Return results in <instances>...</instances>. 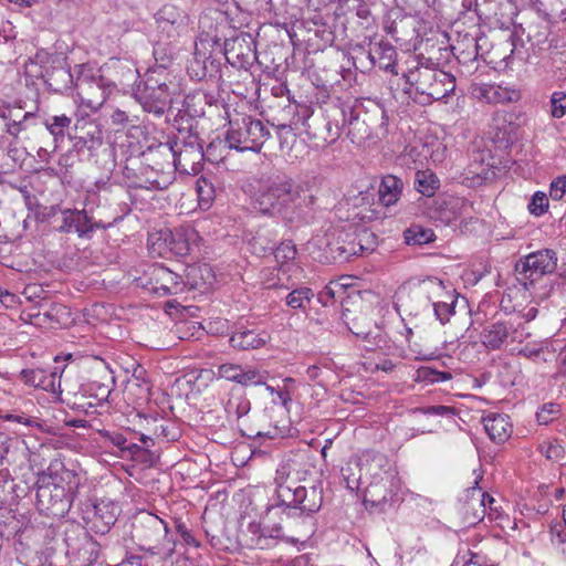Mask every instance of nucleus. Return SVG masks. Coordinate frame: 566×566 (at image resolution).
Wrapping results in <instances>:
<instances>
[{
    "instance_id": "6",
    "label": "nucleus",
    "mask_w": 566,
    "mask_h": 566,
    "mask_svg": "<svg viewBox=\"0 0 566 566\" xmlns=\"http://www.w3.org/2000/svg\"><path fill=\"white\" fill-rule=\"evenodd\" d=\"M403 77L407 84L422 96L423 103L440 101L453 93L455 88L453 75L418 62L403 72Z\"/></svg>"
},
{
    "instance_id": "27",
    "label": "nucleus",
    "mask_w": 566,
    "mask_h": 566,
    "mask_svg": "<svg viewBox=\"0 0 566 566\" xmlns=\"http://www.w3.org/2000/svg\"><path fill=\"white\" fill-rule=\"evenodd\" d=\"M366 57L369 60V65H377L379 69L387 72L397 74L396 60L397 52L394 45L389 42L376 43L368 52Z\"/></svg>"
},
{
    "instance_id": "58",
    "label": "nucleus",
    "mask_w": 566,
    "mask_h": 566,
    "mask_svg": "<svg viewBox=\"0 0 566 566\" xmlns=\"http://www.w3.org/2000/svg\"><path fill=\"white\" fill-rule=\"evenodd\" d=\"M104 441L112 443L122 451H125L127 439L125 436L117 431H104L102 432Z\"/></svg>"
},
{
    "instance_id": "35",
    "label": "nucleus",
    "mask_w": 566,
    "mask_h": 566,
    "mask_svg": "<svg viewBox=\"0 0 566 566\" xmlns=\"http://www.w3.org/2000/svg\"><path fill=\"white\" fill-rule=\"evenodd\" d=\"M392 479V474L385 471L382 475L375 474L373 481L366 488V496H370L374 503H381L391 497V491L387 484Z\"/></svg>"
},
{
    "instance_id": "41",
    "label": "nucleus",
    "mask_w": 566,
    "mask_h": 566,
    "mask_svg": "<svg viewBox=\"0 0 566 566\" xmlns=\"http://www.w3.org/2000/svg\"><path fill=\"white\" fill-rule=\"evenodd\" d=\"M314 297V292L307 286H301L291 291L286 297L285 303L292 310L305 311Z\"/></svg>"
},
{
    "instance_id": "4",
    "label": "nucleus",
    "mask_w": 566,
    "mask_h": 566,
    "mask_svg": "<svg viewBox=\"0 0 566 566\" xmlns=\"http://www.w3.org/2000/svg\"><path fill=\"white\" fill-rule=\"evenodd\" d=\"M133 538L139 551L163 563L176 552V541L169 536L168 524L158 515L140 511L134 516Z\"/></svg>"
},
{
    "instance_id": "45",
    "label": "nucleus",
    "mask_w": 566,
    "mask_h": 566,
    "mask_svg": "<svg viewBox=\"0 0 566 566\" xmlns=\"http://www.w3.org/2000/svg\"><path fill=\"white\" fill-rule=\"evenodd\" d=\"M153 55L155 59V65L149 70H156L158 72L159 70L167 71L172 63L171 50L165 43H157L154 46Z\"/></svg>"
},
{
    "instance_id": "38",
    "label": "nucleus",
    "mask_w": 566,
    "mask_h": 566,
    "mask_svg": "<svg viewBox=\"0 0 566 566\" xmlns=\"http://www.w3.org/2000/svg\"><path fill=\"white\" fill-rule=\"evenodd\" d=\"M415 188L426 197H432L440 187L437 175L430 170H417L415 174Z\"/></svg>"
},
{
    "instance_id": "5",
    "label": "nucleus",
    "mask_w": 566,
    "mask_h": 566,
    "mask_svg": "<svg viewBox=\"0 0 566 566\" xmlns=\"http://www.w3.org/2000/svg\"><path fill=\"white\" fill-rule=\"evenodd\" d=\"M134 96L145 112L161 117L180 97V86L168 71L147 70Z\"/></svg>"
},
{
    "instance_id": "54",
    "label": "nucleus",
    "mask_w": 566,
    "mask_h": 566,
    "mask_svg": "<svg viewBox=\"0 0 566 566\" xmlns=\"http://www.w3.org/2000/svg\"><path fill=\"white\" fill-rule=\"evenodd\" d=\"M411 415L422 413L428 416L449 417L454 415V408L448 406H429L410 409Z\"/></svg>"
},
{
    "instance_id": "51",
    "label": "nucleus",
    "mask_w": 566,
    "mask_h": 566,
    "mask_svg": "<svg viewBox=\"0 0 566 566\" xmlns=\"http://www.w3.org/2000/svg\"><path fill=\"white\" fill-rule=\"evenodd\" d=\"M444 206L447 210H450L452 216L447 218V221L450 222L452 220L458 219L462 214L467 212L470 208L468 201L463 198L451 197L444 201Z\"/></svg>"
},
{
    "instance_id": "48",
    "label": "nucleus",
    "mask_w": 566,
    "mask_h": 566,
    "mask_svg": "<svg viewBox=\"0 0 566 566\" xmlns=\"http://www.w3.org/2000/svg\"><path fill=\"white\" fill-rule=\"evenodd\" d=\"M548 206H549V201H548L546 193L543 191H536L532 196V198L528 202L527 209L531 214H533L535 217H541L547 211Z\"/></svg>"
},
{
    "instance_id": "50",
    "label": "nucleus",
    "mask_w": 566,
    "mask_h": 566,
    "mask_svg": "<svg viewBox=\"0 0 566 566\" xmlns=\"http://www.w3.org/2000/svg\"><path fill=\"white\" fill-rule=\"evenodd\" d=\"M363 104L359 101H355L353 105H344L342 107L343 122L348 125L349 128L358 124L361 119Z\"/></svg>"
},
{
    "instance_id": "43",
    "label": "nucleus",
    "mask_w": 566,
    "mask_h": 566,
    "mask_svg": "<svg viewBox=\"0 0 566 566\" xmlns=\"http://www.w3.org/2000/svg\"><path fill=\"white\" fill-rule=\"evenodd\" d=\"M197 193L200 208L209 209L216 197V189L211 180L200 177L197 180Z\"/></svg>"
},
{
    "instance_id": "18",
    "label": "nucleus",
    "mask_w": 566,
    "mask_h": 566,
    "mask_svg": "<svg viewBox=\"0 0 566 566\" xmlns=\"http://www.w3.org/2000/svg\"><path fill=\"white\" fill-rule=\"evenodd\" d=\"M73 142V148L78 154L93 156L103 145V132L94 120H77L73 127V133H67Z\"/></svg>"
},
{
    "instance_id": "55",
    "label": "nucleus",
    "mask_w": 566,
    "mask_h": 566,
    "mask_svg": "<svg viewBox=\"0 0 566 566\" xmlns=\"http://www.w3.org/2000/svg\"><path fill=\"white\" fill-rule=\"evenodd\" d=\"M551 115L554 118H562L566 114V93L554 92L551 96Z\"/></svg>"
},
{
    "instance_id": "11",
    "label": "nucleus",
    "mask_w": 566,
    "mask_h": 566,
    "mask_svg": "<svg viewBox=\"0 0 566 566\" xmlns=\"http://www.w3.org/2000/svg\"><path fill=\"white\" fill-rule=\"evenodd\" d=\"M75 87L77 95L83 105L97 111L107 98V91L104 76L101 70L95 69L91 64L76 65Z\"/></svg>"
},
{
    "instance_id": "46",
    "label": "nucleus",
    "mask_w": 566,
    "mask_h": 566,
    "mask_svg": "<svg viewBox=\"0 0 566 566\" xmlns=\"http://www.w3.org/2000/svg\"><path fill=\"white\" fill-rule=\"evenodd\" d=\"M562 415V406L557 402H546L536 412V419L539 424L547 426Z\"/></svg>"
},
{
    "instance_id": "14",
    "label": "nucleus",
    "mask_w": 566,
    "mask_h": 566,
    "mask_svg": "<svg viewBox=\"0 0 566 566\" xmlns=\"http://www.w3.org/2000/svg\"><path fill=\"white\" fill-rule=\"evenodd\" d=\"M222 51L214 44L201 41L196 43L192 57L189 60L187 72L197 81L220 78L222 65Z\"/></svg>"
},
{
    "instance_id": "28",
    "label": "nucleus",
    "mask_w": 566,
    "mask_h": 566,
    "mask_svg": "<svg viewBox=\"0 0 566 566\" xmlns=\"http://www.w3.org/2000/svg\"><path fill=\"white\" fill-rule=\"evenodd\" d=\"M482 423L489 438L495 443L505 442L512 434V424L506 415L490 413L482 418Z\"/></svg>"
},
{
    "instance_id": "26",
    "label": "nucleus",
    "mask_w": 566,
    "mask_h": 566,
    "mask_svg": "<svg viewBox=\"0 0 566 566\" xmlns=\"http://www.w3.org/2000/svg\"><path fill=\"white\" fill-rule=\"evenodd\" d=\"M270 340L265 331L239 328L232 333L229 343L237 350H250L263 347Z\"/></svg>"
},
{
    "instance_id": "40",
    "label": "nucleus",
    "mask_w": 566,
    "mask_h": 566,
    "mask_svg": "<svg viewBox=\"0 0 566 566\" xmlns=\"http://www.w3.org/2000/svg\"><path fill=\"white\" fill-rule=\"evenodd\" d=\"M403 239L408 245H422L434 240V232L432 229L412 224L403 231Z\"/></svg>"
},
{
    "instance_id": "29",
    "label": "nucleus",
    "mask_w": 566,
    "mask_h": 566,
    "mask_svg": "<svg viewBox=\"0 0 566 566\" xmlns=\"http://www.w3.org/2000/svg\"><path fill=\"white\" fill-rule=\"evenodd\" d=\"M34 116V113L31 112L22 113L21 106L10 104L0 105V118L7 122V133L13 137H18V135L27 128L25 122Z\"/></svg>"
},
{
    "instance_id": "37",
    "label": "nucleus",
    "mask_w": 566,
    "mask_h": 566,
    "mask_svg": "<svg viewBox=\"0 0 566 566\" xmlns=\"http://www.w3.org/2000/svg\"><path fill=\"white\" fill-rule=\"evenodd\" d=\"M481 496H482L481 500L475 501V502H473V501L468 502L465 505L467 513L469 512V510H474L473 516L472 517L467 516V518H465V522L469 525H474L478 522L482 521L483 516L486 513V510L490 511L489 514L491 516H492V512L497 511L496 507H493L495 500L491 495H489L488 493H482Z\"/></svg>"
},
{
    "instance_id": "56",
    "label": "nucleus",
    "mask_w": 566,
    "mask_h": 566,
    "mask_svg": "<svg viewBox=\"0 0 566 566\" xmlns=\"http://www.w3.org/2000/svg\"><path fill=\"white\" fill-rule=\"evenodd\" d=\"M531 336L530 332L525 331L524 323L520 322L514 324L510 321L509 340L512 343H522L524 339Z\"/></svg>"
},
{
    "instance_id": "57",
    "label": "nucleus",
    "mask_w": 566,
    "mask_h": 566,
    "mask_svg": "<svg viewBox=\"0 0 566 566\" xmlns=\"http://www.w3.org/2000/svg\"><path fill=\"white\" fill-rule=\"evenodd\" d=\"M566 193V175L556 177L549 186V196L553 200H560Z\"/></svg>"
},
{
    "instance_id": "3",
    "label": "nucleus",
    "mask_w": 566,
    "mask_h": 566,
    "mask_svg": "<svg viewBox=\"0 0 566 566\" xmlns=\"http://www.w3.org/2000/svg\"><path fill=\"white\" fill-rule=\"evenodd\" d=\"M76 475L54 460L38 476L36 507L40 513L51 517H64L73 502L72 479Z\"/></svg>"
},
{
    "instance_id": "23",
    "label": "nucleus",
    "mask_w": 566,
    "mask_h": 566,
    "mask_svg": "<svg viewBox=\"0 0 566 566\" xmlns=\"http://www.w3.org/2000/svg\"><path fill=\"white\" fill-rule=\"evenodd\" d=\"M111 82L108 85L126 86L134 83L138 75L136 64L129 59H111L106 64Z\"/></svg>"
},
{
    "instance_id": "63",
    "label": "nucleus",
    "mask_w": 566,
    "mask_h": 566,
    "mask_svg": "<svg viewBox=\"0 0 566 566\" xmlns=\"http://www.w3.org/2000/svg\"><path fill=\"white\" fill-rule=\"evenodd\" d=\"M0 302L4 307L12 308L18 304L19 298L15 294L4 290Z\"/></svg>"
},
{
    "instance_id": "12",
    "label": "nucleus",
    "mask_w": 566,
    "mask_h": 566,
    "mask_svg": "<svg viewBox=\"0 0 566 566\" xmlns=\"http://www.w3.org/2000/svg\"><path fill=\"white\" fill-rule=\"evenodd\" d=\"M80 512L90 531L104 535L116 523L120 509L111 500L87 499L81 502Z\"/></svg>"
},
{
    "instance_id": "9",
    "label": "nucleus",
    "mask_w": 566,
    "mask_h": 566,
    "mask_svg": "<svg viewBox=\"0 0 566 566\" xmlns=\"http://www.w3.org/2000/svg\"><path fill=\"white\" fill-rule=\"evenodd\" d=\"M269 136V128L260 119L247 116L230 122L224 142L230 149L259 153Z\"/></svg>"
},
{
    "instance_id": "19",
    "label": "nucleus",
    "mask_w": 566,
    "mask_h": 566,
    "mask_svg": "<svg viewBox=\"0 0 566 566\" xmlns=\"http://www.w3.org/2000/svg\"><path fill=\"white\" fill-rule=\"evenodd\" d=\"M111 226L112 223L105 224L102 221H94L84 209H64L62 210V224L59 231L63 233L74 231L80 238H90L95 230L107 229Z\"/></svg>"
},
{
    "instance_id": "64",
    "label": "nucleus",
    "mask_w": 566,
    "mask_h": 566,
    "mask_svg": "<svg viewBox=\"0 0 566 566\" xmlns=\"http://www.w3.org/2000/svg\"><path fill=\"white\" fill-rule=\"evenodd\" d=\"M146 182L149 184V186H147V188H150V189H165L168 185L167 179H160V178H155V179L147 178Z\"/></svg>"
},
{
    "instance_id": "20",
    "label": "nucleus",
    "mask_w": 566,
    "mask_h": 566,
    "mask_svg": "<svg viewBox=\"0 0 566 566\" xmlns=\"http://www.w3.org/2000/svg\"><path fill=\"white\" fill-rule=\"evenodd\" d=\"M182 280L175 272L163 265H154L149 272L148 290L158 295L167 296L177 294L182 290Z\"/></svg>"
},
{
    "instance_id": "36",
    "label": "nucleus",
    "mask_w": 566,
    "mask_h": 566,
    "mask_svg": "<svg viewBox=\"0 0 566 566\" xmlns=\"http://www.w3.org/2000/svg\"><path fill=\"white\" fill-rule=\"evenodd\" d=\"M72 124V118L65 114L49 116L44 119L43 125L53 137L55 144L54 149L57 148L59 144L65 138Z\"/></svg>"
},
{
    "instance_id": "59",
    "label": "nucleus",
    "mask_w": 566,
    "mask_h": 566,
    "mask_svg": "<svg viewBox=\"0 0 566 566\" xmlns=\"http://www.w3.org/2000/svg\"><path fill=\"white\" fill-rule=\"evenodd\" d=\"M176 531L182 538L184 543L188 546L200 547V542L195 538L191 532L187 528L185 523L178 522L176 525Z\"/></svg>"
},
{
    "instance_id": "8",
    "label": "nucleus",
    "mask_w": 566,
    "mask_h": 566,
    "mask_svg": "<svg viewBox=\"0 0 566 566\" xmlns=\"http://www.w3.org/2000/svg\"><path fill=\"white\" fill-rule=\"evenodd\" d=\"M300 191L292 178L286 175L273 177L270 184L261 189L254 200L255 211L276 217L283 214L298 198Z\"/></svg>"
},
{
    "instance_id": "49",
    "label": "nucleus",
    "mask_w": 566,
    "mask_h": 566,
    "mask_svg": "<svg viewBox=\"0 0 566 566\" xmlns=\"http://www.w3.org/2000/svg\"><path fill=\"white\" fill-rule=\"evenodd\" d=\"M274 258L277 263L284 265L295 259L296 248L292 242H282L277 247H273Z\"/></svg>"
},
{
    "instance_id": "2",
    "label": "nucleus",
    "mask_w": 566,
    "mask_h": 566,
    "mask_svg": "<svg viewBox=\"0 0 566 566\" xmlns=\"http://www.w3.org/2000/svg\"><path fill=\"white\" fill-rule=\"evenodd\" d=\"M205 158L200 138L189 126L178 128L172 138L150 149L148 160L154 163L151 166L154 170L164 171L174 168L182 174L197 175L202 168Z\"/></svg>"
},
{
    "instance_id": "31",
    "label": "nucleus",
    "mask_w": 566,
    "mask_h": 566,
    "mask_svg": "<svg viewBox=\"0 0 566 566\" xmlns=\"http://www.w3.org/2000/svg\"><path fill=\"white\" fill-rule=\"evenodd\" d=\"M185 18L184 12L172 4H165L156 14L159 28L167 32L168 36L179 33L185 27Z\"/></svg>"
},
{
    "instance_id": "21",
    "label": "nucleus",
    "mask_w": 566,
    "mask_h": 566,
    "mask_svg": "<svg viewBox=\"0 0 566 566\" xmlns=\"http://www.w3.org/2000/svg\"><path fill=\"white\" fill-rule=\"evenodd\" d=\"M217 376L241 386L266 385L263 373L252 367H243L239 364L224 363L218 366Z\"/></svg>"
},
{
    "instance_id": "17",
    "label": "nucleus",
    "mask_w": 566,
    "mask_h": 566,
    "mask_svg": "<svg viewBox=\"0 0 566 566\" xmlns=\"http://www.w3.org/2000/svg\"><path fill=\"white\" fill-rule=\"evenodd\" d=\"M44 66L42 77L48 88L54 93L64 94L72 90L75 80L63 54L52 55Z\"/></svg>"
},
{
    "instance_id": "61",
    "label": "nucleus",
    "mask_w": 566,
    "mask_h": 566,
    "mask_svg": "<svg viewBox=\"0 0 566 566\" xmlns=\"http://www.w3.org/2000/svg\"><path fill=\"white\" fill-rule=\"evenodd\" d=\"M549 8L554 15L566 20V0H549Z\"/></svg>"
},
{
    "instance_id": "34",
    "label": "nucleus",
    "mask_w": 566,
    "mask_h": 566,
    "mask_svg": "<svg viewBox=\"0 0 566 566\" xmlns=\"http://www.w3.org/2000/svg\"><path fill=\"white\" fill-rule=\"evenodd\" d=\"M402 188L403 182L398 177L394 175L382 177L378 188L379 201L386 207L395 205L401 196Z\"/></svg>"
},
{
    "instance_id": "10",
    "label": "nucleus",
    "mask_w": 566,
    "mask_h": 566,
    "mask_svg": "<svg viewBox=\"0 0 566 566\" xmlns=\"http://www.w3.org/2000/svg\"><path fill=\"white\" fill-rule=\"evenodd\" d=\"M557 254L553 249L532 252L516 262V280L524 289H528L544 275L552 274L557 268Z\"/></svg>"
},
{
    "instance_id": "22",
    "label": "nucleus",
    "mask_w": 566,
    "mask_h": 566,
    "mask_svg": "<svg viewBox=\"0 0 566 566\" xmlns=\"http://www.w3.org/2000/svg\"><path fill=\"white\" fill-rule=\"evenodd\" d=\"M388 117L379 105L374 106V112L370 116H367L349 128L348 135L352 136L353 140H365L373 137L374 133L378 135V130L386 133Z\"/></svg>"
},
{
    "instance_id": "24",
    "label": "nucleus",
    "mask_w": 566,
    "mask_h": 566,
    "mask_svg": "<svg viewBox=\"0 0 566 566\" xmlns=\"http://www.w3.org/2000/svg\"><path fill=\"white\" fill-rule=\"evenodd\" d=\"M195 229L179 227L174 230H166L160 232V238L164 240L167 248L179 256H185L190 251V242L196 238Z\"/></svg>"
},
{
    "instance_id": "39",
    "label": "nucleus",
    "mask_w": 566,
    "mask_h": 566,
    "mask_svg": "<svg viewBox=\"0 0 566 566\" xmlns=\"http://www.w3.org/2000/svg\"><path fill=\"white\" fill-rule=\"evenodd\" d=\"M251 402L244 395H232L224 406L228 419L240 420L249 413Z\"/></svg>"
},
{
    "instance_id": "47",
    "label": "nucleus",
    "mask_w": 566,
    "mask_h": 566,
    "mask_svg": "<svg viewBox=\"0 0 566 566\" xmlns=\"http://www.w3.org/2000/svg\"><path fill=\"white\" fill-rule=\"evenodd\" d=\"M486 562L485 555L467 549L459 552L454 563L457 566H488Z\"/></svg>"
},
{
    "instance_id": "1",
    "label": "nucleus",
    "mask_w": 566,
    "mask_h": 566,
    "mask_svg": "<svg viewBox=\"0 0 566 566\" xmlns=\"http://www.w3.org/2000/svg\"><path fill=\"white\" fill-rule=\"evenodd\" d=\"M322 504L323 482L314 475L284 505H269L262 515V524L248 525V533L251 534L249 546L266 549L277 539H287L282 525L283 517L311 516L319 511Z\"/></svg>"
},
{
    "instance_id": "25",
    "label": "nucleus",
    "mask_w": 566,
    "mask_h": 566,
    "mask_svg": "<svg viewBox=\"0 0 566 566\" xmlns=\"http://www.w3.org/2000/svg\"><path fill=\"white\" fill-rule=\"evenodd\" d=\"M21 379L29 386L41 388L49 392H60L61 376L56 371H46L41 368L23 369Z\"/></svg>"
},
{
    "instance_id": "7",
    "label": "nucleus",
    "mask_w": 566,
    "mask_h": 566,
    "mask_svg": "<svg viewBox=\"0 0 566 566\" xmlns=\"http://www.w3.org/2000/svg\"><path fill=\"white\" fill-rule=\"evenodd\" d=\"M410 301L419 303V306L415 307L416 315L419 310H428L429 306H432L434 316L441 324L449 322L450 317L454 314L457 303L454 295L437 277H428L421 281L410 294ZM407 307L410 310V314H412L413 307L411 305H407Z\"/></svg>"
},
{
    "instance_id": "30",
    "label": "nucleus",
    "mask_w": 566,
    "mask_h": 566,
    "mask_svg": "<svg viewBox=\"0 0 566 566\" xmlns=\"http://www.w3.org/2000/svg\"><path fill=\"white\" fill-rule=\"evenodd\" d=\"M146 421L153 436L142 434L140 441L144 443L154 439H163L165 441H176L178 439L179 430L174 422L158 416L148 417Z\"/></svg>"
},
{
    "instance_id": "33",
    "label": "nucleus",
    "mask_w": 566,
    "mask_h": 566,
    "mask_svg": "<svg viewBox=\"0 0 566 566\" xmlns=\"http://www.w3.org/2000/svg\"><path fill=\"white\" fill-rule=\"evenodd\" d=\"M377 245V235L369 229L363 228L356 233L355 239L343 248V252L349 255H365L374 252Z\"/></svg>"
},
{
    "instance_id": "44",
    "label": "nucleus",
    "mask_w": 566,
    "mask_h": 566,
    "mask_svg": "<svg viewBox=\"0 0 566 566\" xmlns=\"http://www.w3.org/2000/svg\"><path fill=\"white\" fill-rule=\"evenodd\" d=\"M451 378L452 376L448 371H439L429 366H423L417 369L415 380L426 384H437L447 381Z\"/></svg>"
},
{
    "instance_id": "13",
    "label": "nucleus",
    "mask_w": 566,
    "mask_h": 566,
    "mask_svg": "<svg viewBox=\"0 0 566 566\" xmlns=\"http://www.w3.org/2000/svg\"><path fill=\"white\" fill-rule=\"evenodd\" d=\"M314 475L295 461L281 463L275 472V501L271 505H284Z\"/></svg>"
},
{
    "instance_id": "53",
    "label": "nucleus",
    "mask_w": 566,
    "mask_h": 566,
    "mask_svg": "<svg viewBox=\"0 0 566 566\" xmlns=\"http://www.w3.org/2000/svg\"><path fill=\"white\" fill-rule=\"evenodd\" d=\"M249 244L251 251L259 256H265L266 254L272 253L273 247L275 245L274 242H271L264 235L261 234L253 237Z\"/></svg>"
},
{
    "instance_id": "42",
    "label": "nucleus",
    "mask_w": 566,
    "mask_h": 566,
    "mask_svg": "<svg viewBox=\"0 0 566 566\" xmlns=\"http://www.w3.org/2000/svg\"><path fill=\"white\" fill-rule=\"evenodd\" d=\"M479 42L476 39L471 38L464 40L458 48L454 46V50H458L457 59L461 64H468L470 62H475L479 56Z\"/></svg>"
},
{
    "instance_id": "52",
    "label": "nucleus",
    "mask_w": 566,
    "mask_h": 566,
    "mask_svg": "<svg viewBox=\"0 0 566 566\" xmlns=\"http://www.w3.org/2000/svg\"><path fill=\"white\" fill-rule=\"evenodd\" d=\"M112 124L120 127H137L140 123L139 116L129 115L119 108L113 111L111 115Z\"/></svg>"
},
{
    "instance_id": "32",
    "label": "nucleus",
    "mask_w": 566,
    "mask_h": 566,
    "mask_svg": "<svg viewBox=\"0 0 566 566\" xmlns=\"http://www.w3.org/2000/svg\"><path fill=\"white\" fill-rule=\"evenodd\" d=\"M509 329L510 321L492 323L483 328L481 342L488 349H501L509 340Z\"/></svg>"
},
{
    "instance_id": "62",
    "label": "nucleus",
    "mask_w": 566,
    "mask_h": 566,
    "mask_svg": "<svg viewBox=\"0 0 566 566\" xmlns=\"http://www.w3.org/2000/svg\"><path fill=\"white\" fill-rule=\"evenodd\" d=\"M350 471V467L347 465L346 468H343L342 469V475L346 482V486L354 491V490H358L359 489V484H360V480H361V474L358 476V478H355V476H350L348 474V472Z\"/></svg>"
},
{
    "instance_id": "60",
    "label": "nucleus",
    "mask_w": 566,
    "mask_h": 566,
    "mask_svg": "<svg viewBox=\"0 0 566 566\" xmlns=\"http://www.w3.org/2000/svg\"><path fill=\"white\" fill-rule=\"evenodd\" d=\"M480 95L485 98L489 103H499L504 98L500 95V91L497 87L493 85H483L479 88Z\"/></svg>"
},
{
    "instance_id": "15",
    "label": "nucleus",
    "mask_w": 566,
    "mask_h": 566,
    "mask_svg": "<svg viewBox=\"0 0 566 566\" xmlns=\"http://www.w3.org/2000/svg\"><path fill=\"white\" fill-rule=\"evenodd\" d=\"M301 123L303 132L312 138H321L332 144L340 136V127L338 124L332 123L325 118L323 114H314L307 106H302L294 118L293 124Z\"/></svg>"
},
{
    "instance_id": "16",
    "label": "nucleus",
    "mask_w": 566,
    "mask_h": 566,
    "mask_svg": "<svg viewBox=\"0 0 566 566\" xmlns=\"http://www.w3.org/2000/svg\"><path fill=\"white\" fill-rule=\"evenodd\" d=\"M222 57L234 67L248 70L256 60L254 38L241 32L224 41Z\"/></svg>"
}]
</instances>
